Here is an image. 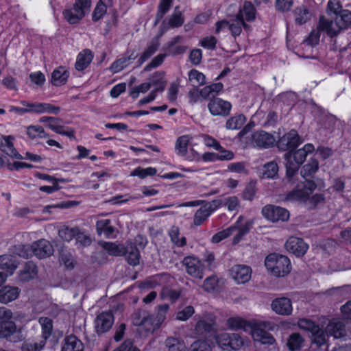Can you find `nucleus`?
I'll list each match as a JSON object with an SVG mask.
<instances>
[{
  "label": "nucleus",
  "mask_w": 351,
  "mask_h": 351,
  "mask_svg": "<svg viewBox=\"0 0 351 351\" xmlns=\"http://www.w3.org/2000/svg\"><path fill=\"white\" fill-rule=\"evenodd\" d=\"M168 304L158 306V311L154 315H149L146 312L135 314L133 324L138 326V331L147 334H152L157 330L166 319V314L169 310Z\"/></svg>",
  "instance_id": "f257e3e1"
},
{
  "label": "nucleus",
  "mask_w": 351,
  "mask_h": 351,
  "mask_svg": "<svg viewBox=\"0 0 351 351\" xmlns=\"http://www.w3.org/2000/svg\"><path fill=\"white\" fill-rule=\"evenodd\" d=\"M252 225V220L246 219L243 216H240L232 226L214 234L211 242L218 243L228 237L234 235L232 243L236 245L242 240L244 235L249 232Z\"/></svg>",
  "instance_id": "f03ea898"
},
{
  "label": "nucleus",
  "mask_w": 351,
  "mask_h": 351,
  "mask_svg": "<svg viewBox=\"0 0 351 351\" xmlns=\"http://www.w3.org/2000/svg\"><path fill=\"white\" fill-rule=\"evenodd\" d=\"M315 151V147L311 143L306 144L302 149L288 152L285 154L284 158L287 168V178L291 181L293 176L297 173L299 167L302 165L307 155Z\"/></svg>",
  "instance_id": "7ed1b4c3"
},
{
  "label": "nucleus",
  "mask_w": 351,
  "mask_h": 351,
  "mask_svg": "<svg viewBox=\"0 0 351 351\" xmlns=\"http://www.w3.org/2000/svg\"><path fill=\"white\" fill-rule=\"evenodd\" d=\"M19 256L28 258L34 254L38 258H44L51 256L53 252L52 245L45 239H40L32 243L31 247L27 245H19L16 247Z\"/></svg>",
  "instance_id": "20e7f679"
},
{
  "label": "nucleus",
  "mask_w": 351,
  "mask_h": 351,
  "mask_svg": "<svg viewBox=\"0 0 351 351\" xmlns=\"http://www.w3.org/2000/svg\"><path fill=\"white\" fill-rule=\"evenodd\" d=\"M265 265L271 275L277 277L287 276L291 269L290 260L287 256L278 254L268 255L265 258Z\"/></svg>",
  "instance_id": "39448f33"
},
{
  "label": "nucleus",
  "mask_w": 351,
  "mask_h": 351,
  "mask_svg": "<svg viewBox=\"0 0 351 351\" xmlns=\"http://www.w3.org/2000/svg\"><path fill=\"white\" fill-rule=\"evenodd\" d=\"M217 345L223 350H239L248 343V340L237 333L222 332L215 336Z\"/></svg>",
  "instance_id": "423d86ee"
},
{
  "label": "nucleus",
  "mask_w": 351,
  "mask_h": 351,
  "mask_svg": "<svg viewBox=\"0 0 351 351\" xmlns=\"http://www.w3.org/2000/svg\"><path fill=\"white\" fill-rule=\"evenodd\" d=\"M316 184L308 180L300 182L285 197V200L289 202H306L309 199L311 195L315 190Z\"/></svg>",
  "instance_id": "0eeeda50"
},
{
  "label": "nucleus",
  "mask_w": 351,
  "mask_h": 351,
  "mask_svg": "<svg viewBox=\"0 0 351 351\" xmlns=\"http://www.w3.org/2000/svg\"><path fill=\"white\" fill-rule=\"evenodd\" d=\"M90 4V0H76L73 8L63 11L65 20L70 24L79 23L89 11Z\"/></svg>",
  "instance_id": "6e6552de"
},
{
  "label": "nucleus",
  "mask_w": 351,
  "mask_h": 351,
  "mask_svg": "<svg viewBox=\"0 0 351 351\" xmlns=\"http://www.w3.org/2000/svg\"><path fill=\"white\" fill-rule=\"evenodd\" d=\"M273 324L269 322H261L253 323L250 332L254 341L260 342L262 344L273 345L276 340L274 337L267 332L265 329L272 330Z\"/></svg>",
  "instance_id": "1a4fd4ad"
},
{
  "label": "nucleus",
  "mask_w": 351,
  "mask_h": 351,
  "mask_svg": "<svg viewBox=\"0 0 351 351\" xmlns=\"http://www.w3.org/2000/svg\"><path fill=\"white\" fill-rule=\"evenodd\" d=\"M261 213L265 219L271 222L287 221L289 219V212L286 208L275 205H266Z\"/></svg>",
  "instance_id": "9d476101"
},
{
  "label": "nucleus",
  "mask_w": 351,
  "mask_h": 351,
  "mask_svg": "<svg viewBox=\"0 0 351 351\" xmlns=\"http://www.w3.org/2000/svg\"><path fill=\"white\" fill-rule=\"evenodd\" d=\"M183 265L186 273L191 277L201 280L204 276V265L197 257L190 256L184 258Z\"/></svg>",
  "instance_id": "9b49d317"
},
{
  "label": "nucleus",
  "mask_w": 351,
  "mask_h": 351,
  "mask_svg": "<svg viewBox=\"0 0 351 351\" xmlns=\"http://www.w3.org/2000/svg\"><path fill=\"white\" fill-rule=\"evenodd\" d=\"M15 138L12 135L0 136V151L9 159L22 160L23 157L20 154L14 146Z\"/></svg>",
  "instance_id": "f8f14e48"
},
{
  "label": "nucleus",
  "mask_w": 351,
  "mask_h": 351,
  "mask_svg": "<svg viewBox=\"0 0 351 351\" xmlns=\"http://www.w3.org/2000/svg\"><path fill=\"white\" fill-rule=\"evenodd\" d=\"M192 140V137L189 135H183L180 136L176 142L175 149L176 154L180 156L186 157L189 160H199L200 154L191 149V155L186 156L188 146Z\"/></svg>",
  "instance_id": "ddd939ff"
},
{
  "label": "nucleus",
  "mask_w": 351,
  "mask_h": 351,
  "mask_svg": "<svg viewBox=\"0 0 351 351\" xmlns=\"http://www.w3.org/2000/svg\"><path fill=\"white\" fill-rule=\"evenodd\" d=\"M302 143L297 131L291 130L279 138L278 147L282 151L295 149Z\"/></svg>",
  "instance_id": "4468645a"
},
{
  "label": "nucleus",
  "mask_w": 351,
  "mask_h": 351,
  "mask_svg": "<svg viewBox=\"0 0 351 351\" xmlns=\"http://www.w3.org/2000/svg\"><path fill=\"white\" fill-rule=\"evenodd\" d=\"M12 313L10 310L4 307L0 308V322L3 324L0 325V337L4 338L15 332L16 327L13 322H9Z\"/></svg>",
  "instance_id": "2eb2a0df"
},
{
  "label": "nucleus",
  "mask_w": 351,
  "mask_h": 351,
  "mask_svg": "<svg viewBox=\"0 0 351 351\" xmlns=\"http://www.w3.org/2000/svg\"><path fill=\"white\" fill-rule=\"evenodd\" d=\"M221 199H216L212 203L207 204L199 208L194 215L193 223L195 226H200L211 215V213L219 206L222 205Z\"/></svg>",
  "instance_id": "dca6fc26"
},
{
  "label": "nucleus",
  "mask_w": 351,
  "mask_h": 351,
  "mask_svg": "<svg viewBox=\"0 0 351 351\" xmlns=\"http://www.w3.org/2000/svg\"><path fill=\"white\" fill-rule=\"evenodd\" d=\"M167 29V27H162L160 33L149 42L138 60V62L140 65L150 58L158 50L160 46V38Z\"/></svg>",
  "instance_id": "f3484780"
},
{
  "label": "nucleus",
  "mask_w": 351,
  "mask_h": 351,
  "mask_svg": "<svg viewBox=\"0 0 351 351\" xmlns=\"http://www.w3.org/2000/svg\"><path fill=\"white\" fill-rule=\"evenodd\" d=\"M208 108L213 116H227L230 114L232 105L229 101L217 97L209 101Z\"/></svg>",
  "instance_id": "a211bd4d"
},
{
  "label": "nucleus",
  "mask_w": 351,
  "mask_h": 351,
  "mask_svg": "<svg viewBox=\"0 0 351 351\" xmlns=\"http://www.w3.org/2000/svg\"><path fill=\"white\" fill-rule=\"evenodd\" d=\"M318 31L324 32L331 38L337 36L342 30L336 19L335 21L321 16L318 23Z\"/></svg>",
  "instance_id": "6ab92c4d"
},
{
  "label": "nucleus",
  "mask_w": 351,
  "mask_h": 351,
  "mask_svg": "<svg viewBox=\"0 0 351 351\" xmlns=\"http://www.w3.org/2000/svg\"><path fill=\"white\" fill-rule=\"evenodd\" d=\"M271 308L273 311L280 315H289L293 311L291 300L287 297L274 299L271 303Z\"/></svg>",
  "instance_id": "aec40b11"
},
{
  "label": "nucleus",
  "mask_w": 351,
  "mask_h": 351,
  "mask_svg": "<svg viewBox=\"0 0 351 351\" xmlns=\"http://www.w3.org/2000/svg\"><path fill=\"white\" fill-rule=\"evenodd\" d=\"M287 250L297 256H303L308 249V245L302 239L291 237L285 243Z\"/></svg>",
  "instance_id": "412c9836"
},
{
  "label": "nucleus",
  "mask_w": 351,
  "mask_h": 351,
  "mask_svg": "<svg viewBox=\"0 0 351 351\" xmlns=\"http://www.w3.org/2000/svg\"><path fill=\"white\" fill-rule=\"evenodd\" d=\"M326 332L335 339L343 338L347 335L346 324L338 319H333L326 326Z\"/></svg>",
  "instance_id": "4be33fe9"
},
{
  "label": "nucleus",
  "mask_w": 351,
  "mask_h": 351,
  "mask_svg": "<svg viewBox=\"0 0 351 351\" xmlns=\"http://www.w3.org/2000/svg\"><path fill=\"white\" fill-rule=\"evenodd\" d=\"M232 278L239 284H244L251 278L252 269L250 267L242 265H234L230 270Z\"/></svg>",
  "instance_id": "5701e85b"
},
{
  "label": "nucleus",
  "mask_w": 351,
  "mask_h": 351,
  "mask_svg": "<svg viewBox=\"0 0 351 351\" xmlns=\"http://www.w3.org/2000/svg\"><path fill=\"white\" fill-rule=\"evenodd\" d=\"M114 318L110 311L100 313L95 321V329L97 333L107 332L112 326Z\"/></svg>",
  "instance_id": "b1692460"
},
{
  "label": "nucleus",
  "mask_w": 351,
  "mask_h": 351,
  "mask_svg": "<svg viewBox=\"0 0 351 351\" xmlns=\"http://www.w3.org/2000/svg\"><path fill=\"white\" fill-rule=\"evenodd\" d=\"M50 121L46 125V127L49 129L51 130L54 132L66 136L70 138H75V130L71 128H65L63 126L61 123L62 120L60 119L51 117Z\"/></svg>",
  "instance_id": "393cba45"
},
{
  "label": "nucleus",
  "mask_w": 351,
  "mask_h": 351,
  "mask_svg": "<svg viewBox=\"0 0 351 351\" xmlns=\"http://www.w3.org/2000/svg\"><path fill=\"white\" fill-rule=\"evenodd\" d=\"M252 142L254 146L267 148L274 145L275 138L265 131H258L252 134Z\"/></svg>",
  "instance_id": "a878e982"
},
{
  "label": "nucleus",
  "mask_w": 351,
  "mask_h": 351,
  "mask_svg": "<svg viewBox=\"0 0 351 351\" xmlns=\"http://www.w3.org/2000/svg\"><path fill=\"white\" fill-rule=\"evenodd\" d=\"M38 276V268L35 263L28 261L25 263L23 269L17 275V281L19 282H29Z\"/></svg>",
  "instance_id": "bb28decb"
},
{
  "label": "nucleus",
  "mask_w": 351,
  "mask_h": 351,
  "mask_svg": "<svg viewBox=\"0 0 351 351\" xmlns=\"http://www.w3.org/2000/svg\"><path fill=\"white\" fill-rule=\"evenodd\" d=\"M18 265L19 262L14 256L8 254L0 256V269L3 271V274L8 277L13 275Z\"/></svg>",
  "instance_id": "cd10ccee"
},
{
  "label": "nucleus",
  "mask_w": 351,
  "mask_h": 351,
  "mask_svg": "<svg viewBox=\"0 0 351 351\" xmlns=\"http://www.w3.org/2000/svg\"><path fill=\"white\" fill-rule=\"evenodd\" d=\"M21 293V289L14 286L6 285L0 289V302L8 304L16 300Z\"/></svg>",
  "instance_id": "c85d7f7f"
},
{
  "label": "nucleus",
  "mask_w": 351,
  "mask_h": 351,
  "mask_svg": "<svg viewBox=\"0 0 351 351\" xmlns=\"http://www.w3.org/2000/svg\"><path fill=\"white\" fill-rule=\"evenodd\" d=\"M236 16L244 22H252L256 19V10L251 2L245 1Z\"/></svg>",
  "instance_id": "c756f323"
},
{
  "label": "nucleus",
  "mask_w": 351,
  "mask_h": 351,
  "mask_svg": "<svg viewBox=\"0 0 351 351\" xmlns=\"http://www.w3.org/2000/svg\"><path fill=\"white\" fill-rule=\"evenodd\" d=\"M61 351H84L82 342L74 335L66 337Z\"/></svg>",
  "instance_id": "7c9ffc66"
},
{
  "label": "nucleus",
  "mask_w": 351,
  "mask_h": 351,
  "mask_svg": "<svg viewBox=\"0 0 351 351\" xmlns=\"http://www.w3.org/2000/svg\"><path fill=\"white\" fill-rule=\"evenodd\" d=\"M69 73L65 67L59 66L51 74V83L53 85L60 86L64 84L68 80Z\"/></svg>",
  "instance_id": "2f4dec72"
},
{
  "label": "nucleus",
  "mask_w": 351,
  "mask_h": 351,
  "mask_svg": "<svg viewBox=\"0 0 351 351\" xmlns=\"http://www.w3.org/2000/svg\"><path fill=\"white\" fill-rule=\"evenodd\" d=\"M126 259L130 265H137L139 264L140 254L138 250L132 242L127 243L125 247V253Z\"/></svg>",
  "instance_id": "473e14b6"
},
{
  "label": "nucleus",
  "mask_w": 351,
  "mask_h": 351,
  "mask_svg": "<svg viewBox=\"0 0 351 351\" xmlns=\"http://www.w3.org/2000/svg\"><path fill=\"white\" fill-rule=\"evenodd\" d=\"M247 29L248 25L236 15L231 17L228 21V29L231 32L233 36H239L242 32V29Z\"/></svg>",
  "instance_id": "72a5a7b5"
},
{
  "label": "nucleus",
  "mask_w": 351,
  "mask_h": 351,
  "mask_svg": "<svg viewBox=\"0 0 351 351\" xmlns=\"http://www.w3.org/2000/svg\"><path fill=\"white\" fill-rule=\"evenodd\" d=\"M181 40L182 37L180 36L174 37L165 45V50L169 54H172L173 56L184 53L186 49V47L178 45Z\"/></svg>",
  "instance_id": "f704fd0d"
},
{
  "label": "nucleus",
  "mask_w": 351,
  "mask_h": 351,
  "mask_svg": "<svg viewBox=\"0 0 351 351\" xmlns=\"http://www.w3.org/2000/svg\"><path fill=\"white\" fill-rule=\"evenodd\" d=\"M228 326L232 330L242 329L245 332H250L253 325V323H250L241 317H230L227 321Z\"/></svg>",
  "instance_id": "c9c22d12"
},
{
  "label": "nucleus",
  "mask_w": 351,
  "mask_h": 351,
  "mask_svg": "<svg viewBox=\"0 0 351 351\" xmlns=\"http://www.w3.org/2000/svg\"><path fill=\"white\" fill-rule=\"evenodd\" d=\"M93 58L91 51L88 49L83 50L80 52L76 60L75 69L77 71H83L92 62Z\"/></svg>",
  "instance_id": "e433bc0d"
},
{
  "label": "nucleus",
  "mask_w": 351,
  "mask_h": 351,
  "mask_svg": "<svg viewBox=\"0 0 351 351\" xmlns=\"http://www.w3.org/2000/svg\"><path fill=\"white\" fill-rule=\"evenodd\" d=\"M328 335L326 332V330L324 331L319 327L317 328L315 332L311 333V344L313 348H317L318 346H323L324 347H328L327 345V337Z\"/></svg>",
  "instance_id": "4c0bfd02"
},
{
  "label": "nucleus",
  "mask_w": 351,
  "mask_h": 351,
  "mask_svg": "<svg viewBox=\"0 0 351 351\" xmlns=\"http://www.w3.org/2000/svg\"><path fill=\"white\" fill-rule=\"evenodd\" d=\"M149 83H151V86H154L152 91H155L156 93L158 92H162L166 84L164 74L161 72H155L149 77Z\"/></svg>",
  "instance_id": "58836bf2"
},
{
  "label": "nucleus",
  "mask_w": 351,
  "mask_h": 351,
  "mask_svg": "<svg viewBox=\"0 0 351 351\" xmlns=\"http://www.w3.org/2000/svg\"><path fill=\"white\" fill-rule=\"evenodd\" d=\"M100 246L108 252L110 255L121 256L125 253V247L123 245L112 242L101 241Z\"/></svg>",
  "instance_id": "ea45409f"
},
{
  "label": "nucleus",
  "mask_w": 351,
  "mask_h": 351,
  "mask_svg": "<svg viewBox=\"0 0 351 351\" xmlns=\"http://www.w3.org/2000/svg\"><path fill=\"white\" fill-rule=\"evenodd\" d=\"M305 340L303 337L298 332L291 334L287 340V346L291 351L300 350L304 346Z\"/></svg>",
  "instance_id": "a19ab883"
},
{
  "label": "nucleus",
  "mask_w": 351,
  "mask_h": 351,
  "mask_svg": "<svg viewBox=\"0 0 351 351\" xmlns=\"http://www.w3.org/2000/svg\"><path fill=\"white\" fill-rule=\"evenodd\" d=\"M295 23L301 25L306 23L311 18V14L305 6H300L295 8L294 11Z\"/></svg>",
  "instance_id": "79ce46f5"
},
{
  "label": "nucleus",
  "mask_w": 351,
  "mask_h": 351,
  "mask_svg": "<svg viewBox=\"0 0 351 351\" xmlns=\"http://www.w3.org/2000/svg\"><path fill=\"white\" fill-rule=\"evenodd\" d=\"M341 30L347 29L351 25V11L348 10H343L335 18ZM351 46V40L348 45Z\"/></svg>",
  "instance_id": "37998d69"
},
{
  "label": "nucleus",
  "mask_w": 351,
  "mask_h": 351,
  "mask_svg": "<svg viewBox=\"0 0 351 351\" xmlns=\"http://www.w3.org/2000/svg\"><path fill=\"white\" fill-rule=\"evenodd\" d=\"M96 228L98 234H104L106 237H110L114 230V228L110 226L109 219L98 221L96 223Z\"/></svg>",
  "instance_id": "c03bdc74"
},
{
  "label": "nucleus",
  "mask_w": 351,
  "mask_h": 351,
  "mask_svg": "<svg viewBox=\"0 0 351 351\" xmlns=\"http://www.w3.org/2000/svg\"><path fill=\"white\" fill-rule=\"evenodd\" d=\"M42 329L41 337L44 339H48L51 336L53 330L52 320L50 318L41 317L38 319Z\"/></svg>",
  "instance_id": "a18cd8bd"
},
{
  "label": "nucleus",
  "mask_w": 351,
  "mask_h": 351,
  "mask_svg": "<svg viewBox=\"0 0 351 351\" xmlns=\"http://www.w3.org/2000/svg\"><path fill=\"white\" fill-rule=\"evenodd\" d=\"M60 112V108L49 103L36 102L35 113L58 114Z\"/></svg>",
  "instance_id": "49530a36"
},
{
  "label": "nucleus",
  "mask_w": 351,
  "mask_h": 351,
  "mask_svg": "<svg viewBox=\"0 0 351 351\" xmlns=\"http://www.w3.org/2000/svg\"><path fill=\"white\" fill-rule=\"evenodd\" d=\"M169 235L172 243L177 247H183L186 245V238L180 236L178 227L172 226L169 230Z\"/></svg>",
  "instance_id": "de8ad7c7"
},
{
  "label": "nucleus",
  "mask_w": 351,
  "mask_h": 351,
  "mask_svg": "<svg viewBox=\"0 0 351 351\" xmlns=\"http://www.w3.org/2000/svg\"><path fill=\"white\" fill-rule=\"evenodd\" d=\"M246 118L243 114H238L230 117L226 123V128L228 130L240 129L245 123Z\"/></svg>",
  "instance_id": "09e8293b"
},
{
  "label": "nucleus",
  "mask_w": 351,
  "mask_h": 351,
  "mask_svg": "<svg viewBox=\"0 0 351 351\" xmlns=\"http://www.w3.org/2000/svg\"><path fill=\"white\" fill-rule=\"evenodd\" d=\"M78 232V228H69L68 226H62L58 230L59 237L64 241L69 242L75 239L76 234Z\"/></svg>",
  "instance_id": "8fccbe9b"
},
{
  "label": "nucleus",
  "mask_w": 351,
  "mask_h": 351,
  "mask_svg": "<svg viewBox=\"0 0 351 351\" xmlns=\"http://www.w3.org/2000/svg\"><path fill=\"white\" fill-rule=\"evenodd\" d=\"M27 135L32 139L47 138L49 134L40 125H30L27 128Z\"/></svg>",
  "instance_id": "3c124183"
},
{
  "label": "nucleus",
  "mask_w": 351,
  "mask_h": 351,
  "mask_svg": "<svg viewBox=\"0 0 351 351\" xmlns=\"http://www.w3.org/2000/svg\"><path fill=\"white\" fill-rule=\"evenodd\" d=\"M184 23V19L178 7H176L173 13L170 16L168 21L169 27L176 28L180 27Z\"/></svg>",
  "instance_id": "603ef678"
},
{
  "label": "nucleus",
  "mask_w": 351,
  "mask_h": 351,
  "mask_svg": "<svg viewBox=\"0 0 351 351\" xmlns=\"http://www.w3.org/2000/svg\"><path fill=\"white\" fill-rule=\"evenodd\" d=\"M189 80L195 87L204 85L206 82L204 75L195 69H193L189 73Z\"/></svg>",
  "instance_id": "864d4df0"
},
{
  "label": "nucleus",
  "mask_w": 351,
  "mask_h": 351,
  "mask_svg": "<svg viewBox=\"0 0 351 351\" xmlns=\"http://www.w3.org/2000/svg\"><path fill=\"white\" fill-rule=\"evenodd\" d=\"M213 329V323L212 322H208L204 319H199L195 326L196 332L200 335L211 332Z\"/></svg>",
  "instance_id": "5fc2aeb1"
},
{
  "label": "nucleus",
  "mask_w": 351,
  "mask_h": 351,
  "mask_svg": "<svg viewBox=\"0 0 351 351\" xmlns=\"http://www.w3.org/2000/svg\"><path fill=\"white\" fill-rule=\"evenodd\" d=\"M46 339H41L37 341L25 342L22 346L23 351H40L45 346Z\"/></svg>",
  "instance_id": "6e6d98bb"
},
{
  "label": "nucleus",
  "mask_w": 351,
  "mask_h": 351,
  "mask_svg": "<svg viewBox=\"0 0 351 351\" xmlns=\"http://www.w3.org/2000/svg\"><path fill=\"white\" fill-rule=\"evenodd\" d=\"M278 166L275 162H270L264 165L263 175L267 178L274 179L278 176Z\"/></svg>",
  "instance_id": "4d7b16f0"
},
{
  "label": "nucleus",
  "mask_w": 351,
  "mask_h": 351,
  "mask_svg": "<svg viewBox=\"0 0 351 351\" xmlns=\"http://www.w3.org/2000/svg\"><path fill=\"white\" fill-rule=\"evenodd\" d=\"M157 171L153 167L141 168L138 167L134 169L131 173V176H137L140 178H145L147 176H154L156 173Z\"/></svg>",
  "instance_id": "13d9d810"
},
{
  "label": "nucleus",
  "mask_w": 351,
  "mask_h": 351,
  "mask_svg": "<svg viewBox=\"0 0 351 351\" xmlns=\"http://www.w3.org/2000/svg\"><path fill=\"white\" fill-rule=\"evenodd\" d=\"M130 57H123L114 62L110 69L113 73H118L126 67L130 62Z\"/></svg>",
  "instance_id": "bf43d9fd"
},
{
  "label": "nucleus",
  "mask_w": 351,
  "mask_h": 351,
  "mask_svg": "<svg viewBox=\"0 0 351 351\" xmlns=\"http://www.w3.org/2000/svg\"><path fill=\"white\" fill-rule=\"evenodd\" d=\"M173 0H161L158 7V12L156 14V22H158L162 19L164 15L169 11L171 6Z\"/></svg>",
  "instance_id": "052dcab7"
},
{
  "label": "nucleus",
  "mask_w": 351,
  "mask_h": 351,
  "mask_svg": "<svg viewBox=\"0 0 351 351\" xmlns=\"http://www.w3.org/2000/svg\"><path fill=\"white\" fill-rule=\"evenodd\" d=\"M298 326L301 330L308 331L311 332V334L316 330H317V328L319 327V326L316 325L311 320L304 318L298 320Z\"/></svg>",
  "instance_id": "680f3d73"
},
{
  "label": "nucleus",
  "mask_w": 351,
  "mask_h": 351,
  "mask_svg": "<svg viewBox=\"0 0 351 351\" xmlns=\"http://www.w3.org/2000/svg\"><path fill=\"white\" fill-rule=\"evenodd\" d=\"M318 167V162L316 160H311L308 164L303 167L301 170V175L304 178L311 176L317 171Z\"/></svg>",
  "instance_id": "e2e57ef3"
},
{
  "label": "nucleus",
  "mask_w": 351,
  "mask_h": 351,
  "mask_svg": "<svg viewBox=\"0 0 351 351\" xmlns=\"http://www.w3.org/2000/svg\"><path fill=\"white\" fill-rule=\"evenodd\" d=\"M167 53H159L155 56L152 61L144 67V71H149L152 69L159 66L164 62Z\"/></svg>",
  "instance_id": "0e129e2a"
},
{
  "label": "nucleus",
  "mask_w": 351,
  "mask_h": 351,
  "mask_svg": "<svg viewBox=\"0 0 351 351\" xmlns=\"http://www.w3.org/2000/svg\"><path fill=\"white\" fill-rule=\"evenodd\" d=\"M166 346L167 351H183L185 348V346L182 343L174 338H168L166 340Z\"/></svg>",
  "instance_id": "69168bd1"
},
{
  "label": "nucleus",
  "mask_w": 351,
  "mask_h": 351,
  "mask_svg": "<svg viewBox=\"0 0 351 351\" xmlns=\"http://www.w3.org/2000/svg\"><path fill=\"white\" fill-rule=\"evenodd\" d=\"M219 280L215 276H211L205 279L203 287L208 292L214 291L218 287Z\"/></svg>",
  "instance_id": "338daca9"
},
{
  "label": "nucleus",
  "mask_w": 351,
  "mask_h": 351,
  "mask_svg": "<svg viewBox=\"0 0 351 351\" xmlns=\"http://www.w3.org/2000/svg\"><path fill=\"white\" fill-rule=\"evenodd\" d=\"M189 351H211V348L206 341L199 340L191 344Z\"/></svg>",
  "instance_id": "774afa93"
}]
</instances>
